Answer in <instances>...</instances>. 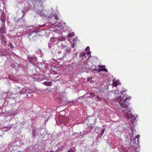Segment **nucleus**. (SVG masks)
<instances>
[{
	"label": "nucleus",
	"mask_w": 152,
	"mask_h": 152,
	"mask_svg": "<svg viewBox=\"0 0 152 152\" xmlns=\"http://www.w3.org/2000/svg\"><path fill=\"white\" fill-rule=\"evenodd\" d=\"M129 112L130 113V110H128Z\"/></svg>",
	"instance_id": "29"
},
{
	"label": "nucleus",
	"mask_w": 152,
	"mask_h": 152,
	"mask_svg": "<svg viewBox=\"0 0 152 152\" xmlns=\"http://www.w3.org/2000/svg\"><path fill=\"white\" fill-rule=\"evenodd\" d=\"M55 18L56 19L58 20V17L57 15H55Z\"/></svg>",
	"instance_id": "15"
},
{
	"label": "nucleus",
	"mask_w": 152,
	"mask_h": 152,
	"mask_svg": "<svg viewBox=\"0 0 152 152\" xmlns=\"http://www.w3.org/2000/svg\"><path fill=\"white\" fill-rule=\"evenodd\" d=\"M59 41H62V40H61V39H60V38H59Z\"/></svg>",
	"instance_id": "26"
},
{
	"label": "nucleus",
	"mask_w": 152,
	"mask_h": 152,
	"mask_svg": "<svg viewBox=\"0 0 152 152\" xmlns=\"http://www.w3.org/2000/svg\"><path fill=\"white\" fill-rule=\"evenodd\" d=\"M68 152H74V151L73 150L70 149L69 150Z\"/></svg>",
	"instance_id": "18"
},
{
	"label": "nucleus",
	"mask_w": 152,
	"mask_h": 152,
	"mask_svg": "<svg viewBox=\"0 0 152 152\" xmlns=\"http://www.w3.org/2000/svg\"><path fill=\"white\" fill-rule=\"evenodd\" d=\"M131 119L132 121H133V122L136 120L135 117L133 116L132 114H131Z\"/></svg>",
	"instance_id": "8"
},
{
	"label": "nucleus",
	"mask_w": 152,
	"mask_h": 152,
	"mask_svg": "<svg viewBox=\"0 0 152 152\" xmlns=\"http://www.w3.org/2000/svg\"><path fill=\"white\" fill-rule=\"evenodd\" d=\"M9 46L11 48H13V46L12 43H10L9 44Z\"/></svg>",
	"instance_id": "13"
},
{
	"label": "nucleus",
	"mask_w": 152,
	"mask_h": 152,
	"mask_svg": "<svg viewBox=\"0 0 152 152\" xmlns=\"http://www.w3.org/2000/svg\"><path fill=\"white\" fill-rule=\"evenodd\" d=\"M28 59L29 62L30 63H32L33 61L35 59V58L34 57H32L31 56H28Z\"/></svg>",
	"instance_id": "4"
},
{
	"label": "nucleus",
	"mask_w": 152,
	"mask_h": 152,
	"mask_svg": "<svg viewBox=\"0 0 152 152\" xmlns=\"http://www.w3.org/2000/svg\"><path fill=\"white\" fill-rule=\"evenodd\" d=\"M0 32L1 33L5 34L6 32V29L5 28L3 27H1L0 28Z\"/></svg>",
	"instance_id": "3"
},
{
	"label": "nucleus",
	"mask_w": 152,
	"mask_h": 152,
	"mask_svg": "<svg viewBox=\"0 0 152 152\" xmlns=\"http://www.w3.org/2000/svg\"><path fill=\"white\" fill-rule=\"evenodd\" d=\"M22 12L23 13V14L22 16V17H23L24 16V10H23V11H22Z\"/></svg>",
	"instance_id": "23"
},
{
	"label": "nucleus",
	"mask_w": 152,
	"mask_h": 152,
	"mask_svg": "<svg viewBox=\"0 0 152 152\" xmlns=\"http://www.w3.org/2000/svg\"><path fill=\"white\" fill-rule=\"evenodd\" d=\"M105 129H102L101 132L100 133V134L101 135V136H102L103 135L104 132L105 131Z\"/></svg>",
	"instance_id": "11"
},
{
	"label": "nucleus",
	"mask_w": 152,
	"mask_h": 152,
	"mask_svg": "<svg viewBox=\"0 0 152 152\" xmlns=\"http://www.w3.org/2000/svg\"><path fill=\"white\" fill-rule=\"evenodd\" d=\"M75 35V34L74 32H72L69 34L68 35V37H69L71 38Z\"/></svg>",
	"instance_id": "7"
},
{
	"label": "nucleus",
	"mask_w": 152,
	"mask_h": 152,
	"mask_svg": "<svg viewBox=\"0 0 152 152\" xmlns=\"http://www.w3.org/2000/svg\"><path fill=\"white\" fill-rule=\"evenodd\" d=\"M130 99L131 98L130 97L124 98V96H123L122 97L121 96H120V98L118 99L119 104L121 107L126 109L129 105V103L127 102H126V101L127 100L129 101Z\"/></svg>",
	"instance_id": "1"
},
{
	"label": "nucleus",
	"mask_w": 152,
	"mask_h": 152,
	"mask_svg": "<svg viewBox=\"0 0 152 152\" xmlns=\"http://www.w3.org/2000/svg\"><path fill=\"white\" fill-rule=\"evenodd\" d=\"M26 91V90L25 88H23L22 90V92H25Z\"/></svg>",
	"instance_id": "21"
},
{
	"label": "nucleus",
	"mask_w": 152,
	"mask_h": 152,
	"mask_svg": "<svg viewBox=\"0 0 152 152\" xmlns=\"http://www.w3.org/2000/svg\"><path fill=\"white\" fill-rule=\"evenodd\" d=\"M139 137H140V135H137L136 136V137H135V139H136V138H137L138 139V138H139Z\"/></svg>",
	"instance_id": "20"
},
{
	"label": "nucleus",
	"mask_w": 152,
	"mask_h": 152,
	"mask_svg": "<svg viewBox=\"0 0 152 152\" xmlns=\"http://www.w3.org/2000/svg\"><path fill=\"white\" fill-rule=\"evenodd\" d=\"M126 118L127 119H129L130 118V116L129 115H126Z\"/></svg>",
	"instance_id": "19"
},
{
	"label": "nucleus",
	"mask_w": 152,
	"mask_h": 152,
	"mask_svg": "<svg viewBox=\"0 0 152 152\" xmlns=\"http://www.w3.org/2000/svg\"><path fill=\"white\" fill-rule=\"evenodd\" d=\"M90 50V47L89 46H87L86 47V51H89Z\"/></svg>",
	"instance_id": "16"
},
{
	"label": "nucleus",
	"mask_w": 152,
	"mask_h": 152,
	"mask_svg": "<svg viewBox=\"0 0 152 152\" xmlns=\"http://www.w3.org/2000/svg\"><path fill=\"white\" fill-rule=\"evenodd\" d=\"M74 45H73L72 46V48H73L74 47Z\"/></svg>",
	"instance_id": "27"
},
{
	"label": "nucleus",
	"mask_w": 152,
	"mask_h": 152,
	"mask_svg": "<svg viewBox=\"0 0 152 152\" xmlns=\"http://www.w3.org/2000/svg\"><path fill=\"white\" fill-rule=\"evenodd\" d=\"M80 55H81V56H84V57H85L86 58V53H83L82 55L80 54Z\"/></svg>",
	"instance_id": "17"
},
{
	"label": "nucleus",
	"mask_w": 152,
	"mask_h": 152,
	"mask_svg": "<svg viewBox=\"0 0 152 152\" xmlns=\"http://www.w3.org/2000/svg\"><path fill=\"white\" fill-rule=\"evenodd\" d=\"M45 26V25H39V26L40 27H43L44 26Z\"/></svg>",
	"instance_id": "24"
},
{
	"label": "nucleus",
	"mask_w": 152,
	"mask_h": 152,
	"mask_svg": "<svg viewBox=\"0 0 152 152\" xmlns=\"http://www.w3.org/2000/svg\"><path fill=\"white\" fill-rule=\"evenodd\" d=\"M44 85L47 86H50L51 85V83L50 82H45L44 83Z\"/></svg>",
	"instance_id": "10"
},
{
	"label": "nucleus",
	"mask_w": 152,
	"mask_h": 152,
	"mask_svg": "<svg viewBox=\"0 0 152 152\" xmlns=\"http://www.w3.org/2000/svg\"><path fill=\"white\" fill-rule=\"evenodd\" d=\"M90 95L91 96V97H93L94 96H95V94L92 93H91L90 94Z\"/></svg>",
	"instance_id": "14"
},
{
	"label": "nucleus",
	"mask_w": 152,
	"mask_h": 152,
	"mask_svg": "<svg viewBox=\"0 0 152 152\" xmlns=\"http://www.w3.org/2000/svg\"><path fill=\"white\" fill-rule=\"evenodd\" d=\"M91 53V52L90 51H88V52H86V55L88 56V57L87 60H89L90 59V58L91 57V56L90 55V54Z\"/></svg>",
	"instance_id": "5"
},
{
	"label": "nucleus",
	"mask_w": 152,
	"mask_h": 152,
	"mask_svg": "<svg viewBox=\"0 0 152 152\" xmlns=\"http://www.w3.org/2000/svg\"><path fill=\"white\" fill-rule=\"evenodd\" d=\"M118 82L117 81H115L114 82H113V86L114 87H116L118 86Z\"/></svg>",
	"instance_id": "6"
},
{
	"label": "nucleus",
	"mask_w": 152,
	"mask_h": 152,
	"mask_svg": "<svg viewBox=\"0 0 152 152\" xmlns=\"http://www.w3.org/2000/svg\"><path fill=\"white\" fill-rule=\"evenodd\" d=\"M99 67H100V68H102V66H101V65H99Z\"/></svg>",
	"instance_id": "25"
},
{
	"label": "nucleus",
	"mask_w": 152,
	"mask_h": 152,
	"mask_svg": "<svg viewBox=\"0 0 152 152\" xmlns=\"http://www.w3.org/2000/svg\"><path fill=\"white\" fill-rule=\"evenodd\" d=\"M92 79V77L88 78L87 79L88 82H89L90 83H93L94 82Z\"/></svg>",
	"instance_id": "9"
},
{
	"label": "nucleus",
	"mask_w": 152,
	"mask_h": 152,
	"mask_svg": "<svg viewBox=\"0 0 152 152\" xmlns=\"http://www.w3.org/2000/svg\"><path fill=\"white\" fill-rule=\"evenodd\" d=\"M96 70L98 71L99 72L100 71H104L106 72H108L107 69L105 68H103L102 69H94L93 71Z\"/></svg>",
	"instance_id": "2"
},
{
	"label": "nucleus",
	"mask_w": 152,
	"mask_h": 152,
	"mask_svg": "<svg viewBox=\"0 0 152 152\" xmlns=\"http://www.w3.org/2000/svg\"><path fill=\"white\" fill-rule=\"evenodd\" d=\"M39 13H40V14H42V15H43L44 14H43V13H44V12H42V11H40V12H39Z\"/></svg>",
	"instance_id": "22"
},
{
	"label": "nucleus",
	"mask_w": 152,
	"mask_h": 152,
	"mask_svg": "<svg viewBox=\"0 0 152 152\" xmlns=\"http://www.w3.org/2000/svg\"><path fill=\"white\" fill-rule=\"evenodd\" d=\"M49 152H54V151H50Z\"/></svg>",
	"instance_id": "28"
},
{
	"label": "nucleus",
	"mask_w": 152,
	"mask_h": 152,
	"mask_svg": "<svg viewBox=\"0 0 152 152\" xmlns=\"http://www.w3.org/2000/svg\"><path fill=\"white\" fill-rule=\"evenodd\" d=\"M63 119H64V121H65V122H68V120H69L68 118H65V117H64Z\"/></svg>",
	"instance_id": "12"
}]
</instances>
